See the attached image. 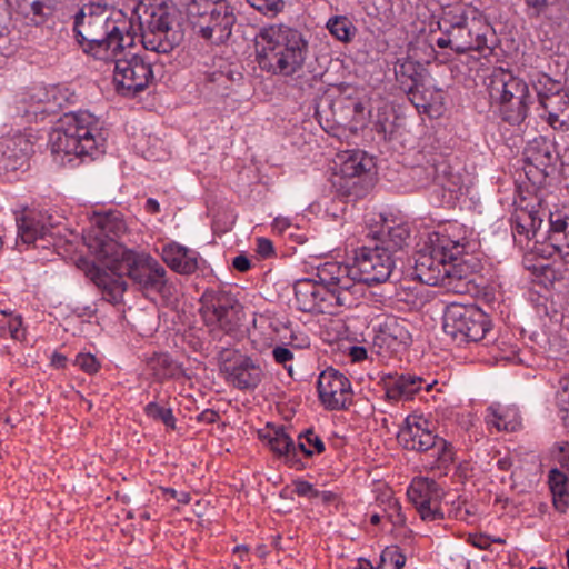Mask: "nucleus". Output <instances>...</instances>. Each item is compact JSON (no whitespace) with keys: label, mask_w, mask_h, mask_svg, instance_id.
<instances>
[{"label":"nucleus","mask_w":569,"mask_h":569,"mask_svg":"<svg viewBox=\"0 0 569 569\" xmlns=\"http://www.w3.org/2000/svg\"><path fill=\"white\" fill-rule=\"evenodd\" d=\"M442 328L458 345L479 342L491 330V321L476 305L450 303L443 313Z\"/></svg>","instance_id":"nucleus-11"},{"label":"nucleus","mask_w":569,"mask_h":569,"mask_svg":"<svg viewBox=\"0 0 569 569\" xmlns=\"http://www.w3.org/2000/svg\"><path fill=\"white\" fill-rule=\"evenodd\" d=\"M448 467H449V465H441V463L432 465L430 468V472L433 475V477H436V476L441 477L443 475H447Z\"/></svg>","instance_id":"nucleus-63"},{"label":"nucleus","mask_w":569,"mask_h":569,"mask_svg":"<svg viewBox=\"0 0 569 569\" xmlns=\"http://www.w3.org/2000/svg\"><path fill=\"white\" fill-rule=\"evenodd\" d=\"M412 323L405 318L388 317L381 329V340L398 351L407 349L412 342Z\"/></svg>","instance_id":"nucleus-30"},{"label":"nucleus","mask_w":569,"mask_h":569,"mask_svg":"<svg viewBox=\"0 0 569 569\" xmlns=\"http://www.w3.org/2000/svg\"><path fill=\"white\" fill-rule=\"evenodd\" d=\"M538 102L541 104L542 97H550L556 93H562L560 90L559 82L555 81L547 74H541L538 77L536 84H535Z\"/></svg>","instance_id":"nucleus-43"},{"label":"nucleus","mask_w":569,"mask_h":569,"mask_svg":"<svg viewBox=\"0 0 569 569\" xmlns=\"http://www.w3.org/2000/svg\"><path fill=\"white\" fill-rule=\"evenodd\" d=\"M44 4L40 0L32 1L30 6V11L32 14L31 20L34 22V24H41L46 20V14L43 12Z\"/></svg>","instance_id":"nucleus-53"},{"label":"nucleus","mask_w":569,"mask_h":569,"mask_svg":"<svg viewBox=\"0 0 569 569\" xmlns=\"http://www.w3.org/2000/svg\"><path fill=\"white\" fill-rule=\"evenodd\" d=\"M144 416L148 420L162 425L166 431H173L177 429V419L173 416L172 409L164 400L150 401L146 405Z\"/></svg>","instance_id":"nucleus-34"},{"label":"nucleus","mask_w":569,"mask_h":569,"mask_svg":"<svg viewBox=\"0 0 569 569\" xmlns=\"http://www.w3.org/2000/svg\"><path fill=\"white\" fill-rule=\"evenodd\" d=\"M460 253L455 259H447L446 269L443 270L442 286H451L453 280H466L471 274V266L463 259Z\"/></svg>","instance_id":"nucleus-35"},{"label":"nucleus","mask_w":569,"mask_h":569,"mask_svg":"<svg viewBox=\"0 0 569 569\" xmlns=\"http://www.w3.org/2000/svg\"><path fill=\"white\" fill-rule=\"evenodd\" d=\"M536 203H525L526 199L516 202V208L510 218L513 236H523L527 240L537 237L538 231L549 212H553L547 197L537 194Z\"/></svg>","instance_id":"nucleus-16"},{"label":"nucleus","mask_w":569,"mask_h":569,"mask_svg":"<svg viewBox=\"0 0 569 569\" xmlns=\"http://www.w3.org/2000/svg\"><path fill=\"white\" fill-rule=\"evenodd\" d=\"M371 236L375 243L388 249L395 256L407 244L410 231L405 223L381 218V224L377 230L371 231Z\"/></svg>","instance_id":"nucleus-24"},{"label":"nucleus","mask_w":569,"mask_h":569,"mask_svg":"<svg viewBox=\"0 0 569 569\" xmlns=\"http://www.w3.org/2000/svg\"><path fill=\"white\" fill-rule=\"evenodd\" d=\"M200 303V313L207 326H218L227 333L239 326L242 306L230 292L206 290Z\"/></svg>","instance_id":"nucleus-14"},{"label":"nucleus","mask_w":569,"mask_h":569,"mask_svg":"<svg viewBox=\"0 0 569 569\" xmlns=\"http://www.w3.org/2000/svg\"><path fill=\"white\" fill-rule=\"evenodd\" d=\"M246 357V355H242L240 351L236 349L222 347L218 352V361L220 370L224 375V377L229 375L232 368L238 366L239 362H241V359H244Z\"/></svg>","instance_id":"nucleus-41"},{"label":"nucleus","mask_w":569,"mask_h":569,"mask_svg":"<svg viewBox=\"0 0 569 569\" xmlns=\"http://www.w3.org/2000/svg\"><path fill=\"white\" fill-rule=\"evenodd\" d=\"M422 88L411 89L410 91H403L410 102L419 110L423 109V111L428 110L429 103L425 96V93L421 91Z\"/></svg>","instance_id":"nucleus-48"},{"label":"nucleus","mask_w":569,"mask_h":569,"mask_svg":"<svg viewBox=\"0 0 569 569\" xmlns=\"http://www.w3.org/2000/svg\"><path fill=\"white\" fill-rule=\"evenodd\" d=\"M406 556L398 546L386 547L381 555L377 569H402L406 565Z\"/></svg>","instance_id":"nucleus-38"},{"label":"nucleus","mask_w":569,"mask_h":569,"mask_svg":"<svg viewBox=\"0 0 569 569\" xmlns=\"http://www.w3.org/2000/svg\"><path fill=\"white\" fill-rule=\"evenodd\" d=\"M296 448L297 451L303 452L305 458H311L315 452L321 453L325 451V443L312 429H308L299 435Z\"/></svg>","instance_id":"nucleus-36"},{"label":"nucleus","mask_w":569,"mask_h":569,"mask_svg":"<svg viewBox=\"0 0 569 569\" xmlns=\"http://www.w3.org/2000/svg\"><path fill=\"white\" fill-rule=\"evenodd\" d=\"M18 234L23 243L36 244L38 241L48 242L47 238L53 236L52 229L56 223L52 217L41 212H30L17 220Z\"/></svg>","instance_id":"nucleus-22"},{"label":"nucleus","mask_w":569,"mask_h":569,"mask_svg":"<svg viewBox=\"0 0 569 569\" xmlns=\"http://www.w3.org/2000/svg\"><path fill=\"white\" fill-rule=\"evenodd\" d=\"M395 256L380 244L362 246L355 250L353 263L339 262L347 270V277L359 288L360 300L365 297L363 283L375 284L386 282L395 268Z\"/></svg>","instance_id":"nucleus-9"},{"label":"nucleus","mask_w":569,"mask_h":569,"mask_svg":"<svg viewBox=\"0 0 569 569\" xmlns=\"http://www.w3.org/2000/svg\"><path fill=\"white\" fill-rule=\"evenodd\" d=\"M372 166V159L365 151H342L337 154V169L332 174V186L343 197L362 198L370 188V181L367 176Z\"/></svg>","instance_id":"nucleus-10"},{"label":"nucleus","mask_w":569,"mask_h":569,"mask_svg":"<svg viewBox=\"0 0 569 569\" xmlns=\"http://www.w3.org/2000/svg\"><path fill=\"white\" fill-rule=\"evenodd\" d=\"M407 426L399 432L398 439L408 450L431 451L437 462H452L455 460L453 447L443 438L433 435L432 422L423 415H410L406 419Z\"/></svg>","instance_id":"nucleus-12"},{"label":"nucleus","mask_w":569,"mask_h":569,"mask_svg":"<svg viewBox=\"0 0 569 569\" xmlns=\"http://www.w3.org/2000/svg\"><path fill=\"white\" fill-rule=\"evenodd\" d=\"M309 56V41L302 31L287 24H270L256 37L259 68L281 77L300 76Z\"/></svg>","instance_id":"nucleus-4"},{"label":"nucleus","mask_w":569,"mask_h":569,"mask_svg":"<svg viewBox=\"0 0 569 569\" xmlns=\"http://www.w3.org/2000/svg\"><path fill=\"white\" fill-rule=\"evenodd\" d=\"M525 2L532 10L530 14L532 17H539L548 8V0H525Z\"/></svg>","instance_id":"nucleus-55"},{"label":"nucleus","mask_w":569,"mask_h":569,"mask_svg":"<svg viewBox=\"0 0 569 569\" xmlns=\"http://www.w3.org/2000/svg\"><path fill=\"white\" fill-rule=\"evenodd\" d=\"M407 496L423 521L443 519V490L433 478H415L407 490Z\"/></svg>","instance_id":"nucleus-15"},{"label":"nucleus","mask_w":569,"mask_h":569,"mask_svg":"<svg viewBox=\"0 0 569 569\" xmlns=\"http://www.w3.org/2000/svg\"><path fill=\"white\" fill-rule=\"evenodd\" d=\"M560 401L562 402V410L569 415V388H565L560 393Z\"/></svg>","instance_id":"nucleus-64"},{"label":"nucleus","mask_w":569,"mask_h":569,"mask_svg":"<svg viewBox=\"0 0 569 569\" xmlns=\"http://www.w3.org/2000/svg\"><path fill=\"white\" fill-rule=\"evenodd\" d=\"M32 144L23 136L3 138L0 141V169L17 171L28 164Z\"/></svg>","instance_id":"nucleus-21"},{"label":"nucleus","mask_w":569,"mask_h":569,"mask_svg":"<svg viewBox=\"0 0 569 569\" xmlns=\"http://www.w3.org/2000/svg\"><path fill=\"white\" fill-rule=\"evenodd\" d=\"M523 157L528 164L548 176L557 161L556 146L546 137H536L527 143Z\"/></svg>","instance_id":"nucleus-23"},{"label":"nucleus","mask_w":569,"mask_h":569,"mask_svg":"<svg viewBox=\"0 0 569 569\" xmlns=\"http://www.w3.org/2000/svg\"><path fill=\"white\" fill-rule=\"evenodd\" d=\"M76 365L88 373H96L100 367L96 357L90 353L78 355L76 358Z\"/></svg>","instance_id":"nucleus-47"},{"label":"nucleus","mask_w":569,"mask_h":569,"mask_svg":"<svg viewBox=\"0 0 569 569\" xmlns=\"http://www.w3.org/2000/svg\"><path fill=\"white\" fill-rule=\"evenodd\" d=\"M411 177L420 187L437 183L450 192L456 191L461 182L460 177L442 157H433L426 164L412 168Z\"/></svg>","instance_id":"nucleus-18"},{"label":"nucleus","mask_w":569,"mask_h":569,"mask_svg":"<svg viewBox=\"0 0 569 569\" xmlns=\"http://www.w3.org/2000/svg\"><path fill=\"white\" fill-rule=\"evenodd\" d=\"M141 72L142 58L138 53H131L130 59L117 61L114 81L118 92L124 97H136L142 91Z\"/></svg>","instance_id":"nucleus-20"},{"label":"nucleus","mask_w":569,"mask_h":569,"mask_svg":"<svg viewBox=\"0 0 569 569\" xmlns=\"http://www.w3.org/2000/svg\"><path fill=\"white\" fill-rule=\"evenodd\" d=\"M427 74V69L411 59L398 60L395 64L396 81L402 91L423 88Z\"/></svg>","instance_id":"nucleus-31"},{"label":"nucleus","mask_w":569,"mask_h":569,"mask_svg":"<svg viewBox=\"0 0 569 569\" xmlns=\"http://www.w3.org/2000/svg\"><path fill=\"white\" fill-rule=\"evenodd\" d=\"M263 376L261 366L252 358L246 357L232 368L226 379L239 390H254L262 381Z\"/></svg>","instance_id":"nucleus-27"},{"label":"nucleus","mask_w":569,"mask_h":569,"mask_svg":"<svg viewBox=\"0 0 569 569\" xmlns=\"http://www.w3.org/2000/svg\"><path fill=\"white\" fill-rule=\"evenodd\" d=\"M487 90L491 106L499 109L503 121L512 126L525 121L531 96L522 79L507 69L497 68L488 78Z\"/></svg>","instance_id":"nucleus-8"},{"label":"nucleus","mask_w":569,"mask_h":569,"mask_svg":"<svg viewBox=\"0 0 569 569\" xmlns=\"http://www.w3.org/2000/svg\"><path fill=\"white\" fill-rule=\"evenodd\" d=\"M349 355L353 361H361L367 358V350L363 347L353 346L350 348Z\"/></svg>","instance_id":"nucleus-58"},{"label":"nucleus","mask_w":569,"mask_h":569,"mask_svg":"<svg viewBox=\"0 0 569 569\" xmlns=\"http://www.w3.org/2000/svg\"><path fill=\"white\" fill-rule=\"evenodd\" d=\"M147 30L144 29V50L168 52L173 48L174 37L170 32L176 21L177 10L166 0H150L144 3Z\"/></svg>","instance_id":"nucleus-13"},{"label":"nucleus","mask_w":569,"mask_h":569,"mask_svg":"<svg viewBox=\"0 0 569 569\" xmlns=\"http://www.w3.org/2000/svg\"><path fill=\"white\" fill-rule=\"evenodd\" d=\"M568 497L569 496H552L553 498V506L555 508L560 512H566L568 509Z\"/></svg>","instance_id":"nucleus-59"},{"label":"nucleus","mask_w":569,"mask_h":569,"mask_svg":"<svg viewBox=\"0 0 569 569\" xmlns=\"http://www.w3.org/2000/svg\"><path fill=\"white\" fill-rule=\"evenodd\" d=\"M272 355L276 362L283 366L293 358L292 351L282 346H277L273 348Z\"/></svg>","instance_id":"nucleus-54"},{"label":"nucleus","mask_w":569,"mask_h":569,"mask_svg":"<svg viewBox=\"0 0 569 569\" xmlns=\"http://www.w3.org/2000/svg\"><path fill=\"white\" fill-rule=\"evenodd\" d=\"M468 542L480 550H487L491 546V538L483 533L469 535Z\"/></svg>","instance_id":"nucleus-52"},{"label":"nucleus","mask_w":569,"mask_h":569,"mask_svg":"<svg viewBox=\"0 0 569 569\" xmlns=\"http://www.w3.org/2000/svg\"><path fill=\"white\" fill-rule=\"evenodd\" d=\"M218 418H219L218 412H216L213 410H209V409L202 411L199 416V420L207 422V423L216 422Z\"/></svg>","instance_id":"nucleus-60"},{"label":"nucleus","mask_w":569,"mask_h":569,"mask_svg":"<svg viewBox=\"0 0 569 569\" xmlns=\"http://www.w3.org/2000/svg\"><path fill=\"white\" fill-rule=\"evenodd\" d=\"M460 231L459 226H450L443 232H435L430 244L416 253L413 278L428 286L442 284L447 259L466 252L468 241L459 236Z\"/></svg>","instance_id":"nucleus-6"},{"label":"nucleus","mask_w":569,"mask_h":569,"mask_svg":"<svg viewBox=\"0 0 569 569\" xmlns=\"http://www.w3.org/2000/svg\"><path fill=\"white\" fill-rule=\"evenodd\" d=\"M437 46L441 49L452 48L455 52L461 54L466 53L471 47L470 46H452V41L449 38H439L437 39Z\"/></svg>","instance_id":"nucleus-56"},{"label":"nucleus","mask_w":569,"mask_h":569,"mask_svg":"<svg viewBox=\"0 0 569 569\" xmlns=\"http://www.w3.org/2000/svg\"><path fill=\"white\" fill-rule=\"evenodd\" d=\"M550 460L556 462H569V442L559 441L549 449Z\"/></svg>","instance_id":"nucleus-45"},{"label":"nucleus","mask_w":569,"mask_h":569,"mask_svg":"<svg viewBox=\"0 0 569 569\" xmlns=\"http://www.w3.org/2000/svg\"><path fill=\"white\" fill-rule=\"evenodd\" d=\"M187 18L194 32L212 44L227 42L237 22L234 7L227 0H184Z\"/></svg>","instance_id":"nucleus-7"},{"label":"nucleus","mask_w":569,"mask_h":569,"mask_svg":"<svg viewBox=\"0 0 569 569\" xmlns=\"http://www.w3.org/2000/svg\"><path fill=\"white\" fill-rule=\"evenodd\" d=\"M258 438L273 452L276 458L295 457L297 448L292 438L286 432L283 426L267 423L258 430Z\"/></svg>","instance_id":"nucleus-29"},{"label":"nucleus","mask_w":569,"mask_h":569,"mask_svg":"<svg viewBox=\"0 0 569 569\" xmlns=\"http://www.w3.org/2000/svg\"><path fill=\"white\" fill-rule=\"evenodd\" d=\"M144 209L151 213V214H156V213H159L160 212V204L159 202L153 199V198H149L147 200V202L144 203Z\"/></svg>","instance_id":"nucleus-61"},{"label":"nucleus","mask_w":569,"mask_h":569,"mask_svg":"<svg viewBox=\"0 0 569 569\" xmlns=\"http://www.w3.org/2000/svg\"><path fill=\"white\" fill-rule=\"evenodd\" d=\"M162 259L173 271L181 274H191L199 267L198 252L176 242L163 247Z\"/></svg>","instance_id":"nucleus-28"},{"label":"nucleus","mask_w":569,"mask_h":569,"mask_svg":"<svg viewBox=\"0 0 569 569\" xmlns=\"http://www.w3.org/2000/svg\"><path fill=\"white\" fill-rule=\"evenodd\" d=\"M539 107L543 110L540 117L555 130H569V97L565 93H556L542 97Z\"/></svg>","instance_id":"nucleus-26"},{"label":"nucleus","mask_w":569,"mask_h":569,"mask_svg":"<svg viewBox=\"0 0 569 569\" xmlns=\"http://www.w3.org/2000/svg\"><path fill=\"white\" fill-rule=\"evenodd\" d=\"M386 497L382 502H386L383 509L385 517L393 525V527H403L406 525V517L402 513L401 505L397 498L392 496L390 491L382 493Z\"/></svg>","instance_id":"nucleus-40"},{"label":"nucleus","mask_w":569,"mask_h":569,"mask_svg":"<svg viewBox=\"0 0 569 569\" xmlns=\"http://www.w3.org/2000/svg\"><path fill=\"white\" fill-rule=\"evenodd\" d=\"M232 266L236 270L246 272L250 269L251 262L246 256L239 254L233 259Z\"/></svg>","instance_id":"nucleus-57"},{"label":"nucleus","mask_w":569,"mask_h":569,"mask_svg":"<svg viewBox=\"0 0 569 569\" xmlns=\"http://www.w3.org/2000/svg\"><path fill=\"white\" fill-rule=\"evenodd\" d=\"M166 273V269L157 260L144 254V290H154L163 298L170 296L171 286Z\"/></svg>","instance_id":"nucleus-33"},{"label":"nucleus","mask_w":569,"mask_h":569,"mask_svg":"<svg viewBox=\"0 0 569 569\" xmlns=\"http://www.w3.org/2000/svg\"><path fill=\"white\" fill-rule=\"evenodd\" d=\"M256 251L263 259L271 257L274 253L272 241L267 238H258Z\"/></svg>","instance_id":"nucleus-51"},{"label":"nucleus","mask_w":569,"mask_h":569,"mask_svg":"<svg viewBox=\"0 0 569 569\" xmlns=\"http://www.w3.org/2000/svg\"><path fill=\"white\" fill-rule=\"evenodd\" d=\"M253 9L264 16L274 17L284 8L283 0H246Z\"/></svg>","instance_id":"nucleus-44"},{"label":"nucleus","mask_w":569,"mask_h":569,"mask_svg":"<svg viewBox=\"0 0 569 569\" xmlns=\"http://www.w3.org/2000/svg\"><path fill=\"white\" fill-rule=\"evenodd\" d=\"M295 487L293 491L299 497H306L308 499H317L318 490L308 481L297 479L292 481Z\"/></svg>","instance_id":"nucleus-46"},{"label":"nucleus","mask_w":569,"mask_h":569,"mask_svg":"<svg viewBox=\"0 0 569 569\" xmlns=\"http://www.w3.org/2000/svg\"><path fill=\"white\" fill-rule=\"evenodd\" d=\"M159 489L163 492L167 500L174 499L182 505H188L190 502L191 497L190 493L187 491H177L172 488L162 487H160Z\"/></svg>","instance_id":"nucleus-50"},{"label":"nucleus","mask_w":569,"mask_h":569,"mask_svg":"<svg viewBox=\"0 0 569 569\" xmlns=\"http://www.w3.org/2000/svg\"><path fill=\"white\" fill-rule=\"evenodd\" d=\"M316 276L318 281L305 278L293 286L295 302L300 311L333 315L337 308L351 309L360 302L359 288L352 287L339 261L321 263Z\"/></svg>","instance_id":"nucleus-3"},{"label":"nucleus","mask_w":569,"mask_h":569,"mask_svg":"<svg viewBox=\"0 0 569 569\" xmlns=\"http://www.w3.org/2000/svg\"><path fill=\"white\" fill-rule=\"evenodd\" d=\"M548 485L552 496H569V478L557 468L549 471Z\"/></svg>","instance_id":"nucleus-42"},{"label":"nucleus","mask_w":569,"mask_h":569,"mask_svg":"<svg viewBox=\"0 0 569 569\" xmlns=\"http://www.w3.org/2000/svg\"><path fill=\"white\" fill-rule=\"evenodd\" d=\"M103 142L100 121L88 111L66 113L50 134L51 151L61 156V162L92 158Z\"/></svg>","instance_id":"nucleus-5"},{"label":"nucleus","mask_w":569,"mask_h":569,"mask_svg":"<svg viewBox=\"0 0 569 569\" xmlns=\"http://www.w3.org/2000/svg\"><path fill=\"white\" fill-rule=\"evenodd\" d=\"M132 24L122 11H112L107 4L90 2L74 17L73 31L86 53L96 59L113 61L114 58L133 48L136 38L142 43V33L133 34Z\"/></svg>","instance_id":"nucleus-2"},{"label":"nucleus","mask_w":569,"mask_h":569,"mask_svg":"<svg viewBox=\"0 0 569 569\" xmlns=\"http://www.w3.org/2000/svg\"><path fill=\"white\" fill-rule=\"evenodd\" d=\"M330 33L342 42H349L353 36L355 27L346 16H335L327 22Z\"/></svg>","instance_id":"nucleus-37"},{"label":"nucleus","mask_w":569,"mask_h":569,"mask_svg":"<svg viewBox=\"0 0 569 569\" xmlns=\"http://www.w3.org/2000/svg\"><path fill=\"white\" fill-rule=\"evenodd\" d=\"M486 422L498 431L513 432L520 427L521 418L517 407L493 403L487 409Z\"/></svg>","instance_id":"nucleus-32"},{"label":"nucleus","mask_w":569,"mask_h":569,"mask_svg":"<svg viewBox=\"0 0 569 569\" xmlns=\"http://www.w3.org/2000/svg\"><path fill=\"white\" fill-rule=\"evenodd\" d=\"M126 231L120 213L98 214L83 234L84 243L102 267L92 266L87 274L100 289L104 300L119 303L126 291L123 277L138 284L142 281V266L139 253L126 249L118 240Z\"/></svg>","instance_id":"nucleus-1"},{"label":"nucleus","mask_w":569,"mask_h":569,"mask_svg":"<svg viewBox=\"0 0 569 569\" xmlns=\"http://www.w3.org/2000/svg\"><path fill=\"white\" fill-rule=\"evenodd\" d=\"M172 361L167 353L156 355L146 363V369L151 371L157 380H162L172 375Z\"/></svg>","instance_id":"nucleus-39"},{"label":"nucleus","mask_w":569,"mask_h":569,"mask_svg":"<svg viewBox=\"0 0 569 569\" xmlns=\"http://www.w3.org/2000/svg\"><path fill=\"white\" fill-rule=\"evenodd\" d=\"M7 327L12 339L21 340L24 338V329H22V318L20 316L9 320Z\"/></svg>","instance_id":"nucleus-49"},{"label":"nucleus","mask_w":569,"mask_h":569,"mask_svg":"<svg viewBox=\"0 0 569 569\" xmlns=\"http://www.w3.org/2000/svg\"><path fill=\"white\" fill-rule=\"evenodd\" d=\"M436 383V380L428 382L422 377L412 373H395L383 379L386 396L393 401L410 400L422 389L431 390Z\"/></svg>","instance_id":"nucleus-19"},{"label":"nucleus","mask_w":569,"mask_h":569,"mask_svg":"<svg viewBox=\"0 0 569 569\" xmlns=\"http://www.w3.org/2000/svg\"><path fill=\"white\" fill-rule=\"evenodd\" d=\"M548 243L556 252L569 257V208L549 212Z\"/></svg>","instance_id":"nucleus-25"},{"label":"nucleus","mask_w":569,"mask_h":569,"mask_svg":"<svg viewBox=\"0 0 569 569\" xmlns=\"http://www.w3.org/2000/svg\"><path fill=\"white\" fill-rule=\"evenodd\" d=\"M318 498H320L325 505H329L337 499V495L332 491H319L318 490Z\"/></svg>","instance_id":"nucleus-62"},{"label":"nucleus","mask_w":569,"mask_h":569,"mask_svg":"<svg viewBox=\"0 0 569 569\" xmlns=\"http://www.w3.org/2000/svg\"><path fill=\"white\" fill-rule=\"evenodd\" d=\"M317 389L319 399L326 409L341 410L352 401V389L349 379L331 367L320 373Z\"/></svg>","instance_id":"nucleus-17"}]
</instances>
